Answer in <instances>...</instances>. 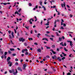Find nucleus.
Segmentation results:
<instances>
[{
	"label": "nucleus",
	"instance_id": "nucleus-1",
	"mask_svg": "<svg viewBox=\"0 0 75 75\" xmlns=\"http://www.w3.org/2000/svg\"><path fill=\"white\" fill-rule=\"evenodd\" d=\"M11 59V58L10 57H8L7 59V62H8V64H9L8 66L10 67H11L12 66V62H10V61H9Z\"/></svg>",
	"mask_w": 75,
	"mask_h": 75
},
{
	"label": "nucleus",
	"instance_id": "nucleus-2",
	"mask_svg": "<svg viewBox=\"0 0 75 75\" xmlns=\"http://www.w3.org/2000/svg\"><path fill=\"white\" fill-rule=\"evenodd\" d=\"M61 5L63 8H64V6L65 8V10H67V8H66V7H65V2H63V4H61Z\"/></svg>",
	"mask_w": 75,
	"mask_h": 75
},
{
	"label": "nucleus",
	"instance_id": "nucleus-3",
	"mask_svg": "<svg viewBox=\"0 0 75 75\" xmlns=\"http://www.w3.org/2000/svg\"><path fill=\"white\" fill-rule=\"evenodd\" d=\"M32 22H33V21H34L33 19L31 18L30 19L29 21V23H30V24H32L33 23L32 22Z\"/></svg>",
	"mask_w": 75,
	"mask_h": 75
},
{
	"label": "nucleus",
	"instance_id": "nucleus-4",
	"mask_svg": "<svg viewBox=\"0 0 75 75\" xmlns=\"http://www.w3.org/2000/svg\"><path fill=\"white\" fill-rule=\"evenodd\" d=\"M19 41L21 42L22 41V42H24L25 41V39H23V38H21L19 39Z\"/></svg>",
	"mask_w": 75,
	"mask_h": 75
},
{
	"label": "nucleus",
	"instance_id": "nucleus-5",
	"mask_svg": "<svg viewBox=\"0 0 75 75\" xmlns=\"http://www.w3.org/2000/svg\"><path fill=\"white\" fill-rule=\"evenodd\" d=\"M23 69L24 70H25V67H27V65H26V64H24L23 65Z\"/></svg>",
	"mask_w": 75,
	"mask_h": 75
},
{
	"label": "nucleus",
	"instance_id": "nucleus-6",
	"mask_svg": "<svg viewBox=\"0 0 75 75\" xmlns=\"http://www.w3.org/2000/svg\"><path fill=\"white\" fill-rule=\"evenodd\" d=\"M16 72H13V74L14 75H16V74H17L18 71H17V69H16Z\"/></svg>",
	"mask_w": 75,
	"mask_h": 75
},
{
	"label": "nucleus",
	"instance_id": "nucleus-7",
	"mask_svg": "<svg viewBox=\"0 0 75 75\" xmlns=\"http://www.w3.org/2000/svg\"><path fill=\"white\" fill-rule=\"evenodd\" d=\"M57 59H58V60H59V61H62V59H60V57H58L57 58Z\"/></svg>",
	"mask_w": 75,
	"mask_h": 75
},
{
	"label": "nucleus",
	"instance_id": "nucleus-8",
	"mask_svg": "<svg viewBox=\"0 0 75 75\" xmlns=\"http://www.w3.org/2000/svg\"><path fill=\"white\" fill-rule=\"evenodd\" d=\"M42 40H45L46 41H48V40L46 38H44L42 39Z\"/></svg>",
	"mask_w": 75,
	"mask_h": 75
},
{
	"label": "nucleus",
	"instance_id": "nucleus-9",
	"mask_svg": "<svg viewBox=\"0 0 75 75\" xmlns=\"http://www.w3.org/2000/svg\"><path fill=\"white\" fill-rule=\"evenodd\" d=\"M37 51H38V52H41V49H38Z\"/></svg>",
	"mask_w": 75,
	"mask_h": 75
},
{
	"label": "nucleus",
	"instance_id": "nucleus-10",
	"mask_svg": "<svg viewBox=\"0 0 75 75\" xmlns=\"http://www.w3.org/2000/svg\"><path fill=\"white\" fill-rule=\"evenodd\" d=\"M18 70H19V71H22V69H21V68L18 67Z\"/></svg>",
	"mask_w": 75,
	"mask_h": 75
},
{
	"label": "nucleus",
	"instance_id": "nucleus-11",
	"mask_svg": "<svg viewBox=\"0 0 75 75\" xmlns=\"http://www.w3.org/2000/svg\"><path fill=\"white\" fill-rule=\"evenodd\" d=\"M17 14L18 15L19 14V13H18V12L17 11H16L15 12V14Z\"/></svg>",
	"mask_w": 75,
	"mask_h": 75
},
{
	"label": "nucleus",
	"instance_id": "nucleus-12",
	"mask_svg": "<svg viewBox=\"0 0 75 75\" xmlns=\"http://www.w3.org/2000/svg\"><path fill=\"white\" fill-rule=\"evenodd\" d=\"M63 42H61L60 44V45H62V46H64V44H63Z\"/></svg>",
	"mask_w": 75,
	"mask_h": 75
},
{
	"label": "nucleus",
	"instance_id": "nucleus-13",
	"mask_svg": "<svg viewBox=\"0 0 75 75\" xmlns=\"http://www.w3.org/2000/svg\"><path fill=\"white\" fill-rule=\"evenodd\" d=\"M39 3H40V5H41V6H42V1H40V2H39Z\"/></svg>",
	"mask_w": 75,
	"mask_h": 75
},
{
	"label": "nucleus",
	"instance_id": "nucleus-14",
	"mask_svg": "<svg viewBox=\"0 0 75 75\" xmlns=\"http://www.w3.org/2000/svg\"><path fill=\"white\" fill-rule=\"evenodd\" d=\"M70 45L71 46V47H72V45H73V44H72V42H70Z\"/></svg>",
	"mask_w": 75,
	"mask_h": 75
},
{
	"label": "nucleus",
	"instance_id": "nucleus-15",
	"mask_svg": "<svg viewBox=\"0 0 75 75\" xmlns=\"http://www.w3.org/2000/svg\"><path fill=\"white\" fill-rule=\"evenodd\" d=\"M49 24H50V22H48L47 23L45 24V25H48Z\"/></svg>",
	"mask_w": 75,
	"mask_h": 75
},
{
	"label": "nucleus",
	"instance_id": "nucleus-16",
	"mask_svg": "<svg viewBox=\"0 0 75 75\" xmlns=\"http://www.w3.org/2000/svg\"><path fill=\"white\" fill-rule=\"evenodd\" d=\"M13 34H14V33L13 32H12L11 33V34L13 37V38H14V35H13Z\"/></svg>",
	"mask_w": 75,
	"mask_h": 75
},
{
	"label": "nucleus",
	"instance_id": "nucleus-17",
	"mask_svg": "<svg viewBox=\"0 0 75 75\" xmlns=\"http://www.w3.org/2000/svg\"><path fill=\"white\" fill-rule=\"evenodd\" d=\"M62 54H63L64 56V57L67 56V54H65V53H64L62 52Z\"/></svg>",
	"mask_w": 75,
	"mask_h": 75
},
{
	"label": "nucleus",
	"instance_id": "nucleus-18",
	"mask_svg": "<svg viewBox=\"0 0 75 75\" xmlns=\"http://www.w3.org/2000/svg\"><path fill=\"white\" fill-rule=\"evenodd\" d=\"M40 35H41L40 34V33H38V35H37V37H38V38H39V37H40Z\"/></svg>",
	"mask_w": 75,
	"mask_h": 75
},
{
	"label": "nucleus",
	"instance_id": "nucleus-19",
	"mask_svg": "<svg viewBox=\"0 0 75 75\" xmlns=\"http://www.w3.org/2000/svg\"><path fill=\"white\" fill-rule=\"evenodd\" d=\"M10 50L11 51H14V49H13L12 48H11V49H10Z\"/></svg>",
	"mask_w": 75,
	"mask_h": 75
},
{
	"label": "nucleus",
	"instance_id": "nucleus-20",
	"mask_svg": "<svg viewBox=\"0 0 75 75\" xmlns=\"http://www.w3.org/2000/svg\"><path fill=\"white\" fill-rule=\"evenodd\" d=\"M34 18L35 19V21H37V17H36V16H35L34 17Z\"/></svg>",
	"mask_w": 75,
	"mask_h": 75
},
{
	"label": "nucleus",
	"instance_id": "nucleus-21",
	"mask_svg": "<svg viewBox=\"0 0 75 75\" xmlns=\"http://www.w3.org/2000/svg\"><path fill=\"white\" fill-rule=\"evenodd\" d=\"M62 38H59V41H61L62 40Z\"/></svg>",
	"mask_w": 75,
	"mask_h": 75
},
{
	"label": "nucleus",
	"instance_id": "nucleus-22",
	"mask_svg": "<svg viewBox=\"0 0 75 75\" xmlns=\"http://www.w3.org/2000/svg\"><path fill=\"white\" fill-rule=\"evenodd\" d=\"M64 50L66 51V52H67L68 51V50H67V49H66V48L65 47L64 48Z\"/></svg>",
	"mask_w": 75,
	"mask_h": 75
},
{
	"label": "nucleus",
	"instance_id": "nucleus-23",
	"mask_svg": "<svg viewBox=\"0 0 75 75\" xmlns=\"http://www.w3.org/2000/svg\"><path fill=\"white\" fill-rule=\"evenodd\" d=\"M28 40H29L30 41L31 40H33V38H28Z\"/></svg>",
	"mask_w": 75,
	"mask_h": 75
},
{
	"label": "nucleus",
	"instance_id": "nucleus-24",
	"mask_svg": "<svg viewBox=\"0 0 75 75\" xmlns=\"http://www.w3.org/2000/svg\"><path fill=\"white\" fill-rule=\"evenodd\" d=\"M25 55H28V52H26L25 53Z\"/></svg>",
	"mask_w": 75,
	"mask_h": 75
},
{
	"label": "nucleus",
	"instance_id": "nucleus-25",
	"mask_svg": "<svg viewBox=\"0 0 75 75\" xmlns=\"http://www.w3.org/2000/svg\"><path fill=\"white\" fill-rule=\"evenodd\" d=\"M25 52V51L24 50V49H23L22 50V53H24Z\"/></svg>",
	"mask_w": 75,
	"mask_h": 75
},
{
	"label": "nucleus",
	"instance_id": "nucleus-26",
	"mask_svg": "<svg viewBox=\"0 0 75 75\" xmlns=\"http://www.w3.org/2000/svg\"><path fill=\"white\" fill-rule=\"evenodd\" d=\"M46 47L47 49H50L51 48L48 47H47V46H45Z\"/></svg>",
	"mask_w": 75,
	"mask_h": 75
},
{
	"label": "nucleus",
	"instance_id": "nucleus-27",
	"mask_svg": "<svg viewBox=\"0 0 75 75\" xmlns=\"http://www.w3.org/2000/svg\"><path fill=\"white\" fill-rule=\"evenodd\" d=\"M8 53L10 54H11V51H10L9 50L8 51Z\"/></svg>",
	"mask_w": 75,
	"mask_h": 75
},
{
	"label": "nucleus",
	"instance_id": "nucleus-28",
	"mask_svg": "<svg viewBox=\"0 0 75 75\" xmlns=\"http://www.w3.org/2000/svg\"><path fill=\"white\" fill-rule=\"evenodd\" d=\"M52 48H55V45H53L52 46Z\"/></svg>",
	"mask_w": 75,
	"mask_h": 75
},
{
	"label": "nucleus",
	"instance_id": "nucleus-29",
	"mask_svg": "<svg viewBox=\"0 0 75 75\" xmlns=\"http://www.w3.org/2000/svg\"><path fill=\"white\" fill-rule=\"evenodd\" d=\"M15 65H16L17 66L18 65V63L16 62L15 63Z\"/></svg>",
	"mask_w": 75,
	"mask_h": 75
},
{
	"label": "nucleus",
	"instance_id": "nucleus-30",
	"mask_svg": "<svg viewBox=\"0 0 75 75\" xmlns=\"http://www.w3.org/2000/svg\"><path fill=\"white\" fill-rule=\"evenodd\" d=\"M25 50V52H27V51H28V50H27V49H24Z\"/></svg>",
	"mask_w": 75,
	"mask_h": 75
},
{
	"label": "nucleus",
	"instance_id": "nucleus-31",
	"mask_svg": "<svg viewBox=\"0 0 75 75\" xmlns=\"http://www.w3.org/2000/svg\"><path fill=\"white\" fill-rule=\"evenodd\" d=\"M29 6H32V4L31 3H29Z\"/></svg>",
	"mask_w": 75,
	"mask_h": 75
},
{
	"label": "nucleus",
	"instance_id": "nucleus-32",
	"mask_svg": "<svg viewBox=\"0 0 75 75\" xmlns=\"http://www.w3.org/2000/svg\"><path fill=\"white\" fill-rule=\"evenodd\" d=\"M9 72L10 73H11V74H12V73H13V72H12V71L10 70H9Z\"/></svg>",
	"mask_w": 75,
	"mask_h": 75
},
{
	"label": "nucleus",
	"instance_id": "nucleus-33",
	"mask_svg": "<svg viewBox=\"0 0 75 75\" xmlns=\"http://www.w3.org/2000/svg\"><path fill=\"white\" fill-rule=\"evenodd\" d=\"M52 52L54 54H56V52L54 51H53V52Z\"/></svg>",
	"mask_w": 75,
	"mask_h": 75
},
{
	"label": "nucleus",
	"instance_id": "nucleus-34",
	"mask_svg": "<svg viewBox=\"0 0 75 75\" xmlns=\"http://www.w3.org/2000/svg\"><path fill=\"white\" fill-rule=\"evenodd\" d=\"M34 44H35V45H38V43H37V42H35L34 43Z\"/></svg>",
	"mask_w": 75,
	"mask_h": 75
},
{
	"label": "nucleus",
	"instance_id": "nucleus-35",
	"mask_svg": "<svg viewBox=\"0 0 75 75\" xmlns=\"http://www.w3.org/2000/svg\"><path fill=\"white\" fill-rule=\"evenodd\" d=\"M56 35L57 36H59V34H58V33L56 32Z\"/></svg>",
	"mask_w": 75,
	"mask_h": 75
},
{
	"label": "nucleus",
	"instance_id": "nucleus-36",
	"mask_svg": "<svg viewBox=\"0 0 75 75\" xmlns=\"http://www.w3.org/2000/svg\"><path fill=\"white\" fill-rule=\"evenodd\" d=\"M0 53H1V54H3V51H0Z\"/></svg>",
	"mask_w": 75,
	"mask_h": 75
},
{
	"label": "nucleus",
	"instance_id": "nucleus-37",
	"mask_svg": "<svg viewBox=\"0 0 75 75\" xmlns=\"http://www.w3.org/2000/svg\"><path fill=\"white\" fill-rule=\"evenodd\" d=\"M45 35H46V36H47V37H50V35H48L47 34H46Z\"/></svg>",
	"mask_w": 75,
	"mask_h": 75
},
{
	"label": "nucleus",
	"instance_id": "nucleus-38",
	"mask_svg": "<svg viewBox=\"0 0 75 75\" xmlns=\"http://www.w3.org/2000/svg\"><path fill=\"white\" fill-rule=\"evenodd\" d=\"M9 38H12V37L11 36V35H9Z\"/></svg>",
	"mask_w": 75,
	"mask_h": 75
},
{
	"label": "nucleus",
	"instance_id": "nucleus-39",
	"mask_svg": "<svg viewBox=\"0 0 75 75\" xmlns=\"http://www.w3.org/2000/svg\"><path fill=\"white\" fill-rule=\"evenodd\" d=\"M7 52H5L4 55H7Z\"/></svg>",
	"mask_w": 75,
	"mask_h": 75
},
{
	"label": "nucleus",
	"instance_id": "nucleus-40",
	"mask_svg": "<svg viewBox=\"0 0 75 75\" xmlns=\"http://www.w3.org/2000/svg\"><path fill=\"white\" fill-rule=\"evenodd\" d=\"M18 61V59L17 58H16L15 59V61Z\"/></svg>",
	"mask_w": 75,
	"mask_h": 75
},
{
	"label": "nucleus",
	"instance_id": "nucleus-41",
	"mask_svg": "<svg viewBox=\"0 0 75 75\" xmlns=\"http://www.w3.org/2000/svg\"><path fill=\"white\" fill-rule=\"evenodd\" d=\"M68 33H69V34H73V32H68Z\"/></svg>",
	"mask_w": 75,
	"mask_h": 75
},
{
	"label": "nucleus",
	"instance_id": "nucleus-42",
	"mask_svg": "<svg viewBox=\"0 0 75 75\" xmlns=\"http://www.w3.org/2000/svg\"><path fill=\"white\" fill-rule=\"evenodd\" d=\"M21 9H20L18 11V12H20L21 11Z\"/></svg>",
	"mask_w": 75,
	"mask_h": 75
},
{
	"label": "nucleus",
	"instance_id": "nucleus-43",
	"mask_svg": "<svg viewBox=\"0 0 75 75\" xmlns=\"http://www.w3.org/2000/svg\"><path fill=\"white\" fill-rule=\"evenodd\" d=\"M12 55H13V56H16V54H13Z\"/></svg>",
	"mask_w": 75,
	"mask_h": 75
},
{
	"label": "nucleus",
	"instance_id": "nucleus-44",
	"mask_svg": "<svg viewBox=\"0 0 75 75\" xmlns=\"http://www.w3.org/2000/svg\"><path fill=\"white\" fill-rule=\"evenodd\" d=\"M50 39L51 40H52V41H53V40H54V39L53 38H50Z\"/></svg>",
	"mask_w": 75,
	"mask_h": 75
},
{
	"label": "nucleus",
	"instance_id": "nucleus-45",
	"mask_svg": "<svg viewBox=\"0 0 75 75\" xmlns=\"http://www.w3.org/2000/svg\"><path fill=\"white\" fill-rule=\"evenodd\" d=\"M67 75H71V73H70V72L68 73L67 74Z\"/></svg>",
	"mask_w": 75,
	"mask_h": 75
},
{
	"label": "nucleus",
	"instance_id": "nucleus-46",
	"mask_svg": "<svg viewBox=\"0 0 75 75\" xmlns=\"http://www.w3.org/2000/svg\"><path fill=\"white\" fill-rule=\"evenodd\" d=\"M64 59H65V57H64L63 58H62V59L63 60Z\"/></svg>",
	"mask_w": 75,
	"mask_h": 75
},
{
	"label": "nucleus",
	"instance_id": "nucleus-47",
	"mask_svg": "<svg viewBox=\"0 0 75 75\" xmlns=\"http://www.w3.org/2000/svg\"><path fill=\"white\" fill-rule=\"evenodd\" d=\"M24 45H25V46H27V43H25L24 44Z\"/></svg>",
	"mask_w": 75,
	"mask_h": 75
},
{
	"label": "nucleus",
	"instance_id": "nucleus-48",
	"mask_svg": "<svg viewBox=\"0 0 75 75\" xmlns=\"http://www.w3.org/2000/svg\"><path fill=\"white\" fill-rule=\"evenodd\" d=\"M46 57L47 58H50V56H48V55H47V56H46Z\"/></svg>",
	"mask_w": 75,
	"mask_h": 75
},
{
	"label": "nucleus",
	"instance_id": "nucleus-49",
	"mask_svg": "<svg viewBox=\"0 0 75 75\" xmlns=\"http://www.w3.org/2000/svg\"><path fill=\"white\" fill-rule=\"evenodd\" d=\"M23 59H21V63H22V62H23Z\"/></svg>",
	"mask_w": 75,
	"mask_h": 75
},
{
	"label": "nucleus",
	"instance_id": "nucleus-50",
	"mask_svg": "<svg viewBox=\"0 0 75 75\" xmlns=\"http://www.w3.org/2000/svg\"><path fill=\"white\" fill-rule=\"evenodd\" d=\"M62 38H63V40H65V37L64 36H62Z\"/></svg>",
	"mask_w": 75,
	"mask_h": 75
},
{
	"label": "nucleus",
	"instance_id": "nucleus-51",
	"mask_svg": "<svg viewBox=\"0 0 75 75\" xmlns=\"http://www.w3.org/2000/svg\"><path fill=\"white\" fill-rule=\"evenodd\" d=\"M67 7H68V8H70V7L69 6V5H67Z\"/></svg>",
	"mask_w": 75,
	"mask_h": 75
},
{
	"label": "nucleus",
	"instance_id": "nucleus-52",
	"mask_svg": "<svg viewBox=\"0 0 75 75\" xmlns=\"http://www.w3.org/2000/svg\"><path fill=\"white\" fill-rule=\"evenodd\" d=\"M63 26H64V27H65V26H66V24H65V23H64L63 24Z\"/></svg>",
	"mask_w": 75,
	"mask_h": 75
},
{
	"label": "nucleus",
	"instance_id": "nucleus-53",
	"mask_svg": "<svg viewBox=\"0 0 75 75\" xmlns=\"http://www.w3.org/2000/svg\"><path fill=\"white\" fill-rule=\"evenodd\" d=\"M60 29L64 30V28H63V27L62 26L61 27V28Z\"/></svg>",
	"mask_w": 75,
	"mask_h": 75
},
{
	"label": "nucleus",
	"instance_id": "nucleus-54",
	"mask_svg": "<svg viewBox=\"0 0 75 75\" xmlns=\"http://www.w3.org/2000/svg\"><path fill=\"white\" fill-rule=\"evenodd\" d=\"M14 31H15V33H17V31L16 30V29H14Z\"/></svg>",
	"mask_w": 75,
	"mask_h": 75
},
{
	"label": "nucleus",
	"instance_id": "nucleus-55",
	"mask_svg": "<svg viewBox=\"0 0 75 75\" xmlns=\"http://www.w3.org/2000/svg\"><path fill=\"white\" fill-rule=\"evenodd\" d=\"M69 57H72V54L69 55Z\"/></svg>",
	"mask_w": 75,
	"mask_h": 75
},
{
	"label": "nucleus",
	"instance_id": "nucleus-56",
	"mask_svg": "<svg viewBox=\"0 0 75 75\" xmlns=\"http://www.w3.org/2000/svg\"><path fill=\"white\" fill-rule=\"evenodd\" d=\"M61 20L62 21V23H64V20H63V19H62Z\"/></svg>",
	"mask_w": 75,
	"mask_h": 75
},
{
	"label": "nucleus",
	"instance_id": "nucleus-57",
	"mask_svg": "<svg viewBox=\"0 0 75 75\" xmlns=\"http://www.w3.org/2000/svg\"><path fill=\"white\" fill-rule=\"evenodd\" d=\"M67 46V44H66V43H64V46Z\"/></svg>",
	"mask_w": 75,
	"mask_h": 75
},
{
	"label": "nucleus",
	"instance_id": "nucleus-58",
	"mask_svg": "<svg viewBox=\"0 0 75 75\" xmlns=\"http://www.w3.org/2000/svg\"><path fill=\"white\" fill-rule=\"evenodd\" d=\"M57 51H59V48H57Z\"/></svg>",
	"mask_w": 75,
	"mask_h": 75
},
{
	"label": "nucleus",
	"instance_id": "nucleus-59",
	"mask_svg": "<svg viewBox=\"0 0 75 75\" xmlns=\"http://www.w3.org/2000/svg\"><path fill=\"white\" fill-rule=\"evenodd\" d=\"M8 33L9 34H10L11 33V31H8Z\"/></svg>",
	"mask_w": 75,
	"mask_h": 75
},
{
	"label": "nucleus",
	"instance_id": "nucleus-60",
	"mask_svg": "<svg viewBox=\"0 0 75 75\" xmlns=\"http://www.w3.org/2000/svg\"><path fill=\"white\" fill-rule=\"evenodd\" d=\"M70 17H72V15H70Z\"/></svg>",
	"mask_w": 75,
	"mask_h": 75
},
{
	"label": "nucleus",
	"instance_id": "nucleus-61",
	"mask_svg": "<svg viewBox=\"0 0 75 75\" xmlns=\"http://www.w3.org/2000/svg\"><path fill=\"white\" fill-rule=\"evenodd\" d=\"M7 3H4L3 4L4 5H7Z\"/></svg>",
	"mask_w": 75,
	"mask_h": 75
},
{
	"label": "nucleus",
	"instance_id": "nucleus-62",
	"mask_svg": "<svg viewBox=\"0 0 75 75\" xmlns=\"http://www.w3.org/2000/svg\"><path fill=\"white\" fill-rule=\"evenodd\" d=\"M56 23H57V21L56 20L54 23V24H56Z\"/></svg>",
	"mask_w": 75,
	"mask_h": 75
},
{
	"label": "nucleus",
	"instance_id": "nucleus-63",
	"mask_svg": "<svg viewBox=\"0 0 75 75\" xmlns=\"http://www.w3.org/2000/svg\"><path fill=\"white\" fill-rule=\"evenodd\" d=\"M52 59H55V57L54 56H52Z\"/></svg>",
	"mask_w": 75,
	"mask_h": 75
},
{
	"label": "nucleus",
	"instance_id": "nucleus-64",
	"mask_svg": "<svg viewBox=\"0 0 75 75\" xmlns=\"http://www.w3.org/2000/svg\"><path fill=\"white\" fill-rule=\"evenodd\" d=\"M60 49H63V48L61 47H59Z\"/></svg>",
	"mask_w": 75,
	"mask_h": 75
}]
</instances>
